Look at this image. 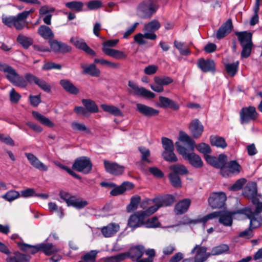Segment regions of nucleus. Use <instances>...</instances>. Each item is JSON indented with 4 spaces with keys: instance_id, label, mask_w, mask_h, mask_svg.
<instances>
[{
    "instance_id": "f257e3e1",
    "label": "nucleus",
    "mask_w": 262,
    "mask_h": 262,
    "mask_svg": "<svg viewBox=\"0 0 262 262\" xmlns=\"http://www.w3.org/2000/svg\"><path fill=\"white\" fill-rule=\"evenodd\" d=\"M235 211H214L209 213L203 217L192 221L193 223H206L209 220L219 217V222L225 226H231L233 224V215L235 214Z\"/></svg>"
},
{
    "instance_id": "f03ea898",
    "label": "nucleus",
    "mask_w": 262,
    "mask_h": 262,
    "mask_svg": "<svg viewBox=\"0 0 262 262\" xmlns=\"http://www.w3.org/2000/svg\"><path fill=\"white\" fill-rule=\"evenodd\" d=\"M170 171L168 174V178L171 185L175 188H180L182 187L181 176L187 175L189 170L183 164H173L169 167Z\"/></svg>"
},
{
    "instance_id": "7ed1b4c3",
    "label": "nucleus",
    "mask_w": 262,
    "mask_h": 262,
    "mask_svg": "<svg viewBox=\"0 0 262 262\" xmlns=\"http://www.w3.org/2000/svg\"><path fill=\"white\" fill-rule=\"evenodd\" d=\"M235 34L242 48L241 57L247 58L250 56L254 46L252 42V34L250 32L243 31L236 32Z\"/></svg>"
},
{
    "instance_id": "20e7f679",
    "label": "nucleus",
    "mask_w": 262,
    "mask_h": 262,
    "mask_svg": "<svg viewBox=\"0 0 262 262\" xmlns=\"http://www.w3.org/2000/svg\"><path fill=\"white\" fill-rule=\"evenodd\" d=\"M177 151L182 155L183 159L188 161L189 163L194 168H201L204 163L201 157L194 152L188 153L186 147L181 145L179 141L175 143Z\"/></svg>"
},
{
    "instance_id": "39448f33",
    "label": "nucleus",
    "mask_w": 262,
    "mask_h": 262,
    "mask_svg": "<svg viewBox=\"0 0 262 262\" xmlns=\"http://www.w3.org/2000/svg\"><path fill=\"white\" fill-rule=\"evenodd\" d=\"M158 6L153 0H146L140 3L137 9V15L142 19H149L155 14Z\"/></svg>"
},
{
    "instance_id": "423d86ee",
    "label": "nucleus",
    "mask_w": 262,
    "mask_h": 262,
    "mask_svg": "<svg viewBox=\"0 0 262 262\" xmlns=\"http://www.w3.org/2000/svg\"><path fill=\"white\" fill-rule=\"evenodd\" d=\"M155 203L154 206L148 208L149 214H153L161 207H167L171 206L176 201L175 197L172 194H166L165 195L157 197L152 200Z\"/></svg>"
},
{
    "instance_id": "0eeeda50",
    "label": "nucleus",
    "mask_w": 262,
    "mask_h": 262,
    "mask_svg": "<svg viewBox=\"0 0 262 262\" xmlns=\"http://www.w3.org/2000/svg\"><path fill=\"white\" fill-rule=\"evenodd\" d=\"M2 23L6 26L12 28L14 27L17 30H21L26 27L29 29L28 23H24L19 13L16 16H4L2 17Z\"/></svg>"
},
{
    "instance_id": "6e6552de",
    "label": "nucleus",
    "mask_w": 262,
    "mask_h": 262,
    "mask_svg": "<svg viewBox=\"0 0 262 262\" xmlns=\"http://www.w3.org/2000/svg\"><path fill=\"white\" fill-rule=\"evenodd\" d=\"M150 214L148 209L145 211H138L130 215L128 220L127 225L133 229L143 226L144 220Z\"/></svg>"
},
{
    "instance_id": "1a4fd4ad",
    "label": "nucleus",
    "mask_w": 262,
    "mask_h": 262,
    "mask_svg": "<svg viewBox=\"0 0 262 262\" xmlns=\"http://www.w3.org/2000/svg\"><path fill=\"white\" fill-rule=\"evenodd\" d=\"M92 166V163L89 157L81 156L75 160L72 165V169L84 174H88L91 171Z\"/></svg>"
},
{
    "instance_id": "9d476101",
    "label": "nucleus",
    "mask_w": 262,
    "mask_h": 262,
    "mask_svg": "<svg viewBox=\"0 0 262 262\" xmlns=\"http://www.w3.org/2000/svg\"><path fill=\"white\" fill-rule=\"evenodd\" d=\"M242 166L236 160H231L221 169L220 173L223 177L229 178L238 174L242 170Z\"/></svg>"
},
{
    "instance_id": "9b49d317",
    "label": "nucleus",
    "mask_w": 262,
    "mask_h": 262,
    "mask_svg": "<svg viewBox=\"0 0 262 262\" xmlns=\"http://www.w3.org/2000/svg\"><path fill=\"white\" fill-rule=\"evenodd\" d=\"M226 200L225 193L220 192L212 193L208 198V201L212 208L220 209L224 207Z\"/></svg>"
},
{
    "instance_id": "f8f14e48",
    "label": "nucleus",
    "mask_w": 262,
    "mask_h": 262,
    "mask_svg": "<svg viewBox=\"0 0 262 262\" xmlns=\"http://www.w3.org/2000/svg\"><path fill=\"white\" fill-rule=\"evenodd\" d=\"M204 159L208 164L221 170L227 164L228 158L226 155L221 154L218 157L208 155L205 156Z\"/></svg>"
},
{
    "instance_id": "ddd939ff",
    "label": "nucleus",
    "mask_w": 262,
    "mask_h": 262,
    "mask_svg": "<svg viewBox=\"0 0 262 262\" xmlns=\"http://www.w3.org/2000/svg\"><path fill=\"white\" fill-rule=\"evenodd\" d=\"M0 71L7 73V75L6 77L7 79L14 85L18 86V79L19 77H21V76H20L13 67L7 64L3 63L0 62Z\"/></svg>"
},
{
    "instance_id": "4468645a",
    "label": "nucleus",
    "mask_w": 262,
    "mask_h": 262,
    "mask_svg": "<svg viewBox=\"0 0 262 262\" xmlns=\"http://www.w3.org/2000/svg\"><path fill=\"white\" fill-rule=\"evenodd\" d=\"M144 250V247L142 245L132 246L127 252L123 253L124 254V259L129 258L133 261L137 262L143 255Z\"/></svg>"
},
{
    "instance_id": "2eb2a0df",
    "label": "nucleus",
    "mask_w": 262,
    "mask_h": 262,
    "mask_svg": "<svg viewBox=\"0 0 262 262\" xmlns=\"http://www.w3.org/2000/svg\"><path fill=\"white\" fill-rule=\"evenodd\" d=\"M104 169L106 172L115 176L122 175L125 170V167L115 162L108 160L103 161Z\"/></svg>"
},
{
    "instance_id": "dca6fc26",
    "label": "nucleus",
    "mask_w": 262,
    "mask_h": 262,
    "mask_svg": "<svg viewBox=\"0 0 262 262\" xmlns=\"http://www.w3.org/2000/svg\"><path fill=\"white\" fill-rule=\"evenodd\" d=\"M257 117L256 108L254 106H250L243 107L240 111V118L242 124L248 123L251 120H254Z\"/></svg>"
},
{
    "instance_id": "f3484780",
    "label": "nucleus",
    "mask_w": 262,
    "mask_h": 262,
    "mask_svg": "<svg viewBox=\"0 0 262 262\" xmlns=\"http://www.w3.org/2000/svg\"><path fill=\"white\" fill-rule=\"evenodd\" d=\"M128 85L133 90V92L130 93L134 96H142L146 99H153L156 96L154 93L143 87L139 88L131 81H128Z\"/></svg>"
},
{
    "instance_id": "a211bd4d",
    "label": "nucleus",
    "mask_w": 262,
    "mask_h": 262,
    "mask_svg": "<svg viewBox=\"0 0 262 262\" xmlns=\"http://www.w3.org/2000/svg\"><path fill=\"white\" fill-rule=\"evenodd\" d=\"M49 43L51 51L57 54H65L70 52L72 50L70 46L56 39L49 40Z\"/></svg>"
},
{
    "instance_id": "6ab92c4d",
    "label": "nucleus",
    "mask_w": 262,
    "mask_h": 262,
    "mask_svg": "<svg viewBox=\"0 0 262 262\" xmlns=\"http://www.w3.org/2000/svg\"><path fill=\"white\" fill-rule=\"evenodd\" d=\"M198 67L204 73L211 72L214 73L216 71V64L214 61L211 59H205L199 58L197 62Z\"/></svg>"
},
{
    "instance_id": "aec40b11",
    "label": "nucleus",
    "mask_w": 262,
    "mask_h": 262,
    "mask_svg": "<svg viewBox=\"0 0 262 262\" xmlns=\"http://www.w3.org/2000/svg\"><path fill=\"white\" fill-rule=\"evenodd\" d=\"M70 42L74 45L76 48L84 51L87 54L92 56H95L96 55L95 51L88 46L84 39L72 37L70 39Z\"/></svg>"
},
{
    "instance_id": "412c9836",
    "label": "nucleus",
    "mask_w": 262,
    "mask_h": 262,
    "mask_svg": "<svg viewBox=\"0 0 262 262\" xmlns=\"http://www.w3.org/2000/svg\"><path fill=\"white\" fill-rule=\"evenodd\" d=\"M136 110L138 112L146 118L157 116L159 114V110L142 103H137Z\"/></svg>"
},
{
    "instance_id": "4be33fe9",
    "label": "nucleus",
    "mask_w": 262,
    "mask_h": 262,
    "mask_svg": "<svg viewBox=\"0 0 262 262\" xmlns=\"http://www.w3.org/2000/svg\"><path fill=\"white\" fill-rule=\"evenodd\" d=\"M159 103L157 104L159 107L164 108H168L173 111H177L180 108V105L178 102L168 97L160 96L159 97Z\"/></svg>"
},
{
    "instance_id": "5701e85b",
    "label": "nucleus",
    "mask_w": 262,
    "mask_h": 262,
    "mask_svg": "<svg viewBox=\"0 0 262 262\" xmlns=\"http://www.w3.org/2000/svg\"><path fill=\"white\" fill-rule=\"evenodd\" d=\"M233 28L232 20L228 19L217 30L216 38L219 40L223 39L230 33Z\"/></svg>"
},
{
    "instance_id": "b1692460",
    "label": "nucleus",
    "mask_w": 262,
    "mask_h": 262,
    "mask_svg": "<svg viewBox=\"0 0 262 262\" xmlns=\"http://www.w3.org/2000/svg\"><path fill=\"white\" fill-rule=\"evenodd\" d=\"M134 187V184L128 181L123 182L120 186L115 184V186L113 187L110 193L112 196H117L123 194L126 190L133 189Z\"/></svg>"
},
{
    "instance_id": "393cba45",
    "label": "nucleus",
    "mask_w": 262,
    "mask_h": 262,
    "mask_svg": "<svg viewBox=\"0 0 262 262\" xmlns=\"http://www.w3.org/2000/svg\"><path fill=\"white\" fill-rule=\"evenodd\" d=\"M243 195L246 198L250 199L251 201L254 198H258L257 187L256 182H252L248 183L243 191ZM258 196H260L258 194Z\"/></svg>"
},
{
    "instance_id": "a878e982",
    "label": "nucleus",
    "mask_w": 262,
    "mask_h": 262,
    "mask_svg": "<svg viewBox=\"0 0 262 262\" xmlns=\"http://www.w3.org/2000/svg\"><path fill=\"white\" fill-rule=\"evenodd\" d=\"M189 129L193 138H199L204 131V126L198 119H195L190 123Z\"/></svg>"
},
{
    "instance_id": "bb28decb",
    "label": "nucleus",
    "mask_w": 262,
    "mask_h": 262,
    "mask_svg": "<svg viewBox=\"0 0 262 262\" xmlns=\"http://www.w3.org/2000/svg\"><path fill=\"white\" fill-rule=\"evenodd\" d=\"M30 164L40 171H47L48 167L42 163L35 155L31 153L26 152L25 154Z\"/></svg>"
},
{
    "instance_id": "cd10ccee",
    "label": "nucleus",
    "mask_w": 262,
    "mask_h": 262,
    "mask_svg": "<svg viewBox=\"0 0 262 262\" xmlns=\"http://www.w3.org/2000/svg\"><path fill=\"white\" fill-rule=\"evenodd\" d=\"M39 78L31 73H27L25 75V77L21 76L18 79V87L25 88L28 83L37 84Z\"/></svg>"
},
{
    "instance_id": "c85d7f7f",
    "label": "nucleus",
    "mask_w": 262,
    "mask_h": 262,
    "mask_svg": "<svg viewBox=\"0 0 262 262\" xmlns=\"http://www.w3.org/2000/svg\"><path fill=\"white\" fill-rule=\"evenodd\" d=\"M191 204V200L189 199H184L179 201L174 208V212L177 215H181L185 213L188 210Z\"/></svg>"
},
{
    "instance_id": "c756f323",
    "label": "nucleus",
    "mask_w": 262,
    "mask_h": 262,
    "mask_svg": "<svg viewBox=\"0 0 262 262\" xmlns=\"http://www.w3.org/2000/svg\"><path fill=\"white\" fill-rule=\"evenodd\" d=\"M59 84L68 93L72 95H77L79 93V90L71 81L68 79H61Z\"/></svg>"
},
{
    "instance_id": "7c9ffc66",
    "label": "nucleus",
    "mask_w": 262,
    "mask_h": 262,
    "mask_svg": "<svg viewBox=\"0 0 262 262\" xmlns=\"http://www.w3.org/2000/svg\"><path fill=\"white\" fill-rule=\"evenodd\" d=\"M66 203L68 206H72L78 209L83 208L89 204L87 201H79V199L74 195L70 196L69 199L67 200Z\"/></svg>"
},
{
    "instance_id": "2f4dec72",
    "label": "nucleus",
    "mask_w": 262,
    "mask_h": 262,
    "mask_svg": "<svg viewBox=\"0 0 262 262\" xmlns=\"http://www.w3.org/2000/svg\"><path fill=\"white\" fill-rule=\"evenodd\" d=\"M80 67L83 69L82 74H88L93 77H99L100 75V71L97 68L94 63H92L89 66L81 63Z\"/></svg>"
},
{
    "instance_id": "473e14b6",
    "label": "nucleus",
    "mask_w": 262,
    "mask_h": 262,
    "mask_svg": "<svg viewBox=\"0 0 262 262\" xmlns=\"http://www.w3.org/2000/svg\"><path fill=\"white\" fill-rule=\"evenodd\" d=\"M37 33L45 39L50 40L54 37V34L51 29L46 25H41L37 29Z\"/></svg>"
},
{
    "instance_id": "72a5a7b5",
    "label": "nucleus",
    "mask_w": 262,
    "mask_h": 262,
    "mask_svg": "<svg viewBox=\"0 0 262 262\" xmlns=\"http://www.w3.org/2000/svg\"><path fill=\"white\" fill-rule=\"evenodd\" d=\"M16 244L21 251L31 254H35L40 252L39 244L35 246L21 242H17Z\"/></svg>"
},
{
    "instance_id": "f704fd0d",
    "label": "nucleus",
    "mask_w": 262,
    "mask_h": 262,
    "mask_svg": "<svg viewBox=\"0 0 262 262\" xmlns=\"http://www.w3.org/2000/svg\"><path fill=\"white\" fill-rule=\"evenodd\" d=\"M119 226L114 224L111 223L103 227L101 229L102 234L105 237H109L115 235L119 230Z\"/></svg>"
},
{
    "instance_id": "c9c22d12",
    "label": "nucleus",
    "mask_w": 262,
    "mask_h": 262,
    "mask_svg": "<svg viewBox=\"0 0 262 262\" xmlns=\"http://www.w3.org/2000/svg\"><path fill=\"white\" fill-rule=\"evenodd\" d=\"M103 53L106 55L117 59H125L127 54L123 51L116 49H103Z\"/></svg>"
},
{
    "instance_id": "e433bc0d",
    "label": "nucleus",
    "mask_w": 262,
    "mask_h": 262,
    "mask_svg": "<svg viewBox=\"0 0 262 262\" xmlns=\"http://www.w3.org/2000/svg\"><path fill=\"white\" fill-rule=\"evenodd\" d=\"M81 102L87 112L96 113L99 112V108L94 101L90 99H83Z\"/></svg>"
},
{
    "instance_id": "4c0bfd02",
    "label": "nucleus",
    "mask_w": 262,
    "mask_h": 262,
    "mask_svg": "<svg viewBox=\"0 0 262 262\" xmlns=\"http://www.w3.org/2000/svg\"><path fill=\"white\" fill-rule=\"evenodd\" d=\"M210 142L212 146L223 149L227 146V144L224 138L218 136H211L209 138Z\"/></svg>"
},
{
    "instance_id": "58836bf2",
    "label": "nucleus",
    "mask_w": 262,
    "mask_h": 262,
    "mask_svg": "<svg viewBox=\"0 0 262 262\" xmlns=\"http://www.w3.org/2000/svg\"><path fill=\"white\" fill-rule=\"evenodd\" d=\"M16 41L25 49H28L33 43L32 38L28 37L23 34H20L17 36Z\"/></svg>"
},
{
    "instance_id": "ea45409f",
    "label": "nucleus",
    "mask_w": 262,
    "mask_h": 262,
    "mask_svg": "<svg viewBox=\"0 0 262 262\" xmlns=\"http://www.w3.org/2000/svg\"><path fill=\"white\" fill-rule=\"evenodd\" d=\"M101 108L105 112L108 113L114 116H122V111L117 107L112 105L102 104L100 105Z\"/></svg>"
},
{
    "instance_id": "a19ab883",
    "label": "nucleus",
    "mask_w": 262,
    "mask_h": 262,
    "mask_svg": "<svg viewBox=\"0 0 262 262\" xmlns=\"http://www.w3.org/2000/svg\"><path fill=\"white\" fill-rule=\"evenodd\" d=\"M32 115L36 120L42 124L50 127L54 126V123L49 118L38 112L33 111Z\"/></svg>"
},
{
    "instance_id": "79ce46f5",
    "label": "nucleus",
    "mask_w": 262,
    "mask_h": 262,
    "mask_svg": "<svg viewBox=\"0 0 262 262\" xmlns=\"http://www.w3.org/2000/svg\"><path fill=\"white\" fill-rule=\"evenodd\" d=\"M40 252L44 253L46 255H51L58 251V250L52 243L39 244Z\"/></svg>"
},
{
    "instance_id": "37998d69",
    "label": "nucleus",
    "mask_w": 262,
    "mask_h": 262,
    "mask_svg": "<svg viewBox=\"0 0 262 262\" xmlns=\"http://www.w3.org/2000/svg\"><path fill=\"white\" fill-rule=\"evenodd\" d=\"M179 139L182 142L187 143L188 144L191 150H194V148L195 147L194 141L184 132H180Z\"/></svg>"
},
{
    "instance_id": "c03bdc74",
    "label": "nucleus",
    "mask_w": 262,
    "mask_h": 262,
    "mask_svg": "<svg viewBox=\"0 0 262 262\" xmlns=\"http://www.w3.org/2000/svg\"><path fill=\"white\" fill-rule=\"evenodd\" d=\"M140 201L141 197L139 195L133 196L130 199V203L126 207V211L128 212H130L136 210Z\"/></svg>"
},
{
    "instance_id": "a18cd8bd",
    "label": "nucleus",
    "mask_w": 262,
    "mask_h": 262,
    "mask_svg": "<svg viewBox=\"0 0 262 262\" xmlns=\"http://www.w3.org/2000/svg\"><path fill=\"white\" fill-rule=\"evenodd\" d=\"M174 149L168 151H163L162 152V157L163 159L169 163H175L178 161V159L174 152Z\"/></svg>"
},
{
    "instance_id": "49530a36",
    "label": "nucleus",
    "mask_w": 262,
    "mask_h": 262,
    "mask_svg": "<svg viewBox=\"0 0 262 262\" xmlns=\"http://www.w3.org/2000/svg\"><path fill=\"white\" fill-rule=\"evenodd\" d=\"M239 61H236L232 63H226L225 65L227 73L231 77H233L238 70Z\"/></svg>"
},
{
    "instance_id": "de8ad7c7",
    "label": "nucleus",
    "mask_w": 262,
    "mask_h": 262,
    "mask_svg": "<svg viewBox=\"0 0 262 262\" xmlns=\"http://www.w3.org/2000/svg\"><path fill=\"white\" fill-rule=\"evenodd\" d=\"M161 27L160 22L156 19H154L145 24L143 30L147 32H154L157 31Z\"/></svg>"
},
{
    "instance_id": "09e8293b",
    "label": "nucleus",
    "mask_w": 262,
    "mask_h": 262,
    "mask_svg": "<svg viewBox=\"0 0 262 262\" xmlns=\"http://www.w3.org/2000/svg\"><path fill=\"white\" fill-rule=\"evenodd\" d=\"M65 6L73 11L79 12L82 11L83 3L81 2L72 1L66 3Z\"/></svg>"
},
{
    "instance_id": "8fccbe9b",
    "label": "nucleus",
    "mask_w": 262,
    "mask_h": 262,
    "mask_svg": "<svg viewBox=\"0 0 262 262\" xmlns=\"http://www.w3.org/2000/svg\"><path fill=\"white\" fill-rule=\"evenodd\" d=\"M154 81L155 83L163 88V86L172 83L173 79L168 76H155L154 77Z\"/></svg>"
},
{
    "instance_id": "3c124183",
    "label": "nucleus",
    "mask_w": 262,
    "mask_h": 262,
    "mask_svg": "<svg viewBox=\"0 0 262 262\" xmlns=\"http://www.w3.org/2000/svg\"><path fill=\"white\" fill-rule=\"evenodd\" d=\"M196 149L201 153L204 155V158L205 156L210 154L212 150L209 144L205 143H201L195 145Z\"/></svg>"
},
{
    "instance_id": "603ef678",
    "label": "nucleus",
    "mask_w": 262,
    "mask_h": 262,
    "mask_svg": "<svg viewBox=\"0 0 262 262\" xmlns=\"http://www.w3.org/2000/svg\"><path fill=\"white\" fill-rule=\"evenodd\" d=\"M20 194L16 190H11L7 192L5 194L2 196V198L8 202H12L15 199L18 198Z\"/></svg>"
},
{
    "instance_id": "864d4df0",
    "label": "nucleus",
    "mask_w": 262,
    "mask_h": 262,
    "mask_svg": "<svg viewBox=\"0 0 262 262\" xmlns=\"http://www.w3.org/2000/svg\"><path fill=\"white\" fill-rule=\"evenodd\" d=\"M229 247L227 244H221L213 247L211 250L212 255H218L227 252Z\"/></svg>"
},
{
    "instance_id": "5fc2aeb1",
    "label": "nucleus",
    "mask_w": 262,
    "mask_h": 262,
    "mask_svg": "<svg viewBox=\"0 0 262 262\" xmlns=\"http://www.w3.org/2000/svg\"><path fill=\"white\" fill-rule=\"evenodd\" d=\"M161 143L164 151H168L174 149V145L172 140L167 137H162L161 138Z\"/></svg>"
},
{
    "instance_id": "6e6d98bb",
    "label": "nucleus",
    "mask_w": 262,
    "mask_h": 262,
    "mask_svg": "<svg viewBox=\"0 0 262 262\" xmlns=\"http://www.w3.org/2000/svg\"><path fill=\"white\" fill-rule=\"evenodd\" d=\"M98 252L96 250H91L81 257V259L86 262H95Z\"/></svg>"
},
{
    "instance_id": "4d7b16f0",
    "label": "nucleus",
    "mask_w": 262,
    "mask_h": 262,
    "mask_svg": "<svg viewBox=\"0 0 262 262\" xmlns=\"http://www.w3.org/2000/svg\"><path fill=\"white\" fill-rule=\"evenodd\" d=\"M160 223L158 221L157 216H153L150 219L144 220V226L146 228H157L160 226Z\"/></svg>"
},
{
    "instance_id": "13d9d810",
    "label": "nucleus",
    "mask_w": 262,
    "mask_h": 262,
    "mask_svg": "<svg viewBox=\"0 0 262 262\" xmlns=\"http://www.w3.org/2000/svg\"><path fill=\"white\" fill-rule=\"evenodd\" d=\"M174 46L179 51L180 53L184 56L189 55L191 53L190 50L188 48L183 49L184 43L174 40Z\"/></svg>"
},
{
    "instance_id": "bf43d9fd",
    "label": "nucleus",
    "mask_w": 262,
    "mask_h": 262,
    "mask_svg": "<svg viewBox=\"0 0 262 262\" xmlns=\"http://www.w3.org/2000/svg\"><path fill=\"white\" fill-rule=\"evenodd\" d=\"M72 128L73 130L80 132H84L88 134H91V129L88 128L84 124L80 123L77 122H73L71 124Z\"/></svg>"
},
{
    "instance_id": "052dcab7",
    "label": "nucleus",
    "mask_w": 262,
    "mask_h": 262,
    "mask_svg": "<svg viewBox=\"0 0 262 262\" xmlns=\"http://www.w3.org/2000/svg\"><path fill=\"white\" fill-rule=\"evenodd\" d=\"M247 180L245 178L239 179L230 187L229 189L230 190L234 191L239 190L243 188Z\"/></svg>"
},
{
    "instance_id": "680f3d73",
    "label": "nucleus",
    "mask_w": 262,
    "mask_h": 262,
    "mask_svg": "<svg viewBox=\"0 0 262 262\" xmlns=\"http://www.w3.org/2000/svg\"><path fill=\"white\" fill-rule=\"evenodd\" d=\"M138 149L142 154L141 160L149 163H150V161L148 159L150 155V150L144 146L139 147Z\"/></svg>"
},
{
    "instance_id": "e2e57ef3",
    "label": "nucleus",
    "mask_w": 262,
    "mask_h": 262,
    "mask_svg": "<svg viewBox=\"0 0 262 262\" xmlns=\"http://www.w3.org/2000/svg\"><path fill=\"white\" fill-rule=\"evenodd\" d=\"M86 6L89 10H96L102 7V3L99 0H92L88 2Z\"/></svg>"
},
{
    "instance_id": "0e129e2a",
    "label": "nucleus",
    "mask_w": 262,
    "mask_h": 262,
    "mask_svg": "<svg viewBox=\"0 0 262 262\" xmlns=\"http://www.w3.org/2000/svg\"><path fill=\"white\" fill-rule=\"evenodd\" d=\"M36 85L46 93H49L51 92V85L42 79L39 78Z\"/></svg>"
},
{
    "instance_id": "69168bd1",
    "label": "nucleus",
    "mask_w": 262,
    "mask_h": 262,
    "mask_svg": "<svg viewBox=\"0 0 262 262\" xmlns=\"http://www.w3.org/2000/svg\"><path fill=\"white\" fill-rule=\"evenodd\" d=\"M262 225V216H255L254 218L250 220L249 226L254 230L259 227Z\"/></svg>"
},
{
    "instance_id": "338daca9",
    "label": "nucleus",
    "mask_w": 262,
    "mask_h": 262,
    "mask_svg": "<svg viewBox=\"0 0 262 262\" xmlns=\"http://www.w3.org/2000/svg\"><path fill=\"white\" fill-rule=\"evenodd\" d=\"M124 260V254L123 253L107 257L105 258V262H121Z\"/></svg>"
},
{
    "instance_id": "774afa93",
    "label": "nucleus",
    "mask_w": 262,
    "mask_h": 262,
    "mask_svg": "<svg viewBox=\"0 0 262 262\" xmlns=\"http://www.w3.org/2000/svg\"><path fill=\"white\" fill-rule=\"evenodd\" d=\"M14 255L18 262H29L31 259V256L29 254H23L18 251L15 252Z\"/></svg>"
}]
</instances>
